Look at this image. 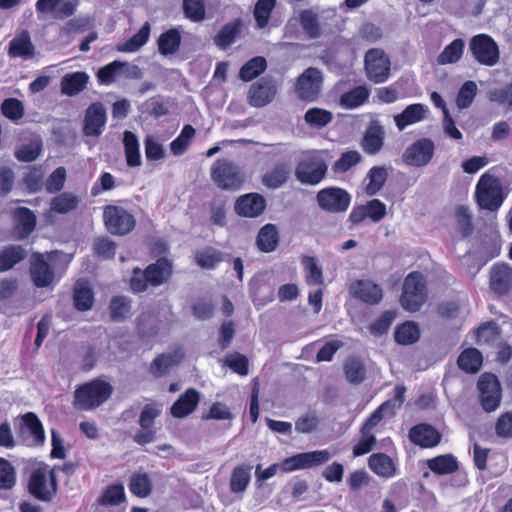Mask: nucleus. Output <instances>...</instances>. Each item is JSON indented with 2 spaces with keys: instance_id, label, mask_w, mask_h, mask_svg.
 I'll return each instance as SVG.
<instances>
[{
  "instance_id": "20e7f679",
  "label": "nucleus",
  "mask_w": 512,
  "mask_h": 512,
  "mask_svg": "<svg viewBox=\"0 0 512 512\" xmlns=\"http://www.w3.org/2000/svg\"><path fill=\"white\" fill-rule=\"evenodd\" d=\"M355 57V48L352 42L339 40L324 50L320 59L329 71L341 74L352 67Z\"/></svg>"
},
{
  "instance_id": "e433bc0d",
  "label": "nucleus",
  "mask_w": 512,
  "mask_h": 512,
  "mask_svg": "<svg viewBox=\"0 0 512 512\" xmlns=\"http://www.w3.org/2000/svg\"><path fill=\"white\" fill-rule=\"evenodd\" d=\"M301 264L303 266L305 281L309 286H321L324 282L322 267L317 258L313 256H302Z\"/></svg>"
},
{
  "instance_id": "39448f33",
  "label": "nucleus",
  "mask_w": 512,
  "mask_h": 512,
  "mask_svg": "<svg viewBox=\"0 0 512 512\" xmlns=\"http://www.w3.org/2000/svg\"><path fill=\"white\" fill-rule=\"evenodd\" d=\"M212 181L222 190L237 191L245 182V176L241 168L227 159H218L211 167Z\"/></svg>"
},
{
  "instance_id": "09e8293b",
  "label": "nucleus",
  "mask_w": 512,
  "mask_h": 512,
  "mask_svg": "<svg viewBox=\"0 0 512 512\" xmlns=\"http://www.w3.org/2000/svg\"><path fill=\"white\" fill-rule=\"evenodd\" d=\"M123 143L127 165L129 167L139 166L141 164V156L137 136L131 131H125L123 135Z\"/></svg>"
},
{
  "instance_id": "4be33fe9",
  "label": "nucleus",
  "mask_w": 512,
  "mask_h": 512,
  "mask_svg": "<svg viewBox=\"0 0 512 512\" xmlns=\"http://www.w3.org/2000/svg\"><path fill=\"white\" fill-rule=\"evenodd\" d=\"M35 52V46L27 30L21 31L9 42L8 55L10 58H20L27 61L34 58Z\"/></svg>"
},
{
  "instance_id": "58836bf2",
  "label": "nucleus",
  "mask_w": 512,
  "mask_h": 512,
  "mask_svg": "<svg viewBox=\"0 0 512 512\" xmlns=\"http://www.w3.org/2000/svg\"><path fill=\"white\" fill-rule=\"evenodd\" d=\"M73 302L75 308L79 311H87L92 308L94 303V294L87 282H76L73 292Z\"/></svg>"
},
{
  "instance_id": "a18cd8bd",
  "label": "nucleus",
  "mask_w": 512,
  "mask_h": 512,
  "mask_svg": "<svg viewBox=\"0 0 512 512\" xmlns=\"http://www.w3.org/2000/svg\"><path fill=\"white\" fill-rule=\"evenodd\" d=\"M482 354L476 348L464 350L458 357L459 368L467 373H476L482 366Z\"/></svg>"
},
{
  "instance_id": "6e6552de",
  "label": "nucleus",
  "mask_w": 512,
  "mask_h": 512,
  "mask_svg": "<svg viewBox=\"0 0 512 512\" xmlns=\"http://www.w3.org/2000/svg\"><path fill=\"white\" fill-rule=\"evenodd\" d=\"M331 457L332 454L327 449L298 453L281 461V472L291 473L318 467L328 462Z\"/></svg>"
},
{
  "instance_id": "69168bd1",
  "label": "nucleus",
  "mask_w": 512,
  "mask_h": 512,
  "mask_svg": "<svg viewBox=\"0 0 512 512\" xmlns=\"http://www.w3.org/2000/svg\"><path fill=\"white\" fill-rule=\"evenodd\" d=\"M345 375L350 383H361L365 378V368L357 358H350L344 365Z\"/></svg>"
},
{
  "instance_id": "0e129e2a",
  "label": "nucleus",
  "mask_w": 512,
  "mask_h": 512,
  "mask_svg": "<svg viewBox=\"0 0 512 512\" xmlns=\"http://www.w3.org/2000/svg\"><path fill=\"white\" fill-rule=\"evenodd\" d=\"M276 0H258L254 9V18L259 28L267 26Z\"/></svg>"
},
{
  "instance_id": "37998d69",
  "label": "nucleus",
  "mask_w": 512,
  "mask_h": 512,
  "mask_svg": "<svg viewBox=\"0 0 512 512\" xmlns=\"http://www.w3.org/2000/svg\"><path fill=\"white\" fill-rule=\"evenodd\" d=\"M151 26L149 22H145L138 32L130 37L123 44L118 45L117 50L120 52H136L144 46L150 37Z\"/></svg>"
},
{
  "instance_id": "4c0bfd02",
  "label": "nucleus",
  "mask_w": 512,
  "mask_h": 512,
  "mask_svg": "<svg viewBox=\"0 0 512 512\" xmlns=\"http://www.w3.org/2000/svg\"><path fill=\"white\" fill-rule=\"evenodd\" d=\"M279 242V235L275 225L266 224L258 232L256 244L260 251L269 253L274 251Z\"/></svg>"
},
{
  "instance_id": "a878e982",
  "label": "nucleus",
  "mask_w": 512,
  "mask_h": 512,
  "mask_svg": "<svg viewBox=\"0 0 512 512\" xmlns=\"http://www.w3.org/2000/svg\"><path fill=\"white\" fill-rule=\"evenodd\" d=\"M490 288L498 294L504 295L512 288V268L505 263L494 264L490 275Z\"/></svg>"
},
{
  "instance_id": "1a4fd4ad",
  "label": "nucleus",
  "mask_w": 512,
  "mask_h": 512,
  "mask_svg": "<svg viewBox=\"0 0 512 512\" xmlns=\"http://www.w3.org/2000/svg\"><path fill=\"white\" fill-rule=\"evenodd\" d=\"M103 219L107 230L114 235H126L136 225L134 216L125 208L116 205L104 207Z\"/></svg>"
},
{
  "instance_id": "13d9d810",
  "label": "nucleus",
  "mask_w": 512,
  "mask_h": 512,
  "mask_svg": "<svg viewBox=\"0 0 512 512\" xmlns=\"http://www.w3.org/2000/svg\"><path fill=\"white\" fill-rule=\"evenodd\" d=\"M299 22L309 38L315 39L320 36V27L317 15L311 10H303L299 15Z\"/></svg>"
},
{
  "instance_id": "603ef678",
  "label": "nucleus",
  "mask_w": 512,
  "mask_h": 512,
  "mask_svg": "<svg viewBox=\"0 0 512 512\" xmlns=\"http://www.w3.org/2000/svg\"><path fill=\"white\" fill-rule=\"evenodd\" d=\"M80 199L72 193L64 192L54 197L50 203L51 211L59 214H66L75 210Z\"/></svg>"
},
{
  "instance_id": "c756f323",
  "label": "nucleus",
  "mask_w": 512,
  "mask_h": 512,
  "mask_svg": "<svg viewBox=\"0 0 512 512\" xmlns=\"http://www.w3.org/2000/svg\"><path fill=\"white\" fill-rule=\"evenodd\" d=\"M368 467L379 477L392 478L396 475V465L385 453H374L368 458Z\"/></svg>"
},
{
  "instance_id": "f8f14e48",
  "label": "nucleus",
  "mask_w": 512,
  "mask_h": 512,
  "mask_svg": "<svg viewBox=\"0 0 512 512\" xmlns=\"http://www.w3.org/2000/svg\"><path fill=\"white\" fill-rule=\"evenodd\" d=\"M469 49L474 59L481 65L494 66L499 60V47L487 34H478L469 41Z\"/></svg>"
},
{
  "instance_id": "bb28decb",
  "label": "nucleus",
  "mask_w": 512,
  "mask_h": 512,
  "mask_svg": "<svg viewBox=\"0 0 512 512\" xmlns=\"http://www.w3.org/2000/svg\"><path fill=\"white\" fill-rule=\"evenodd\" d=\"M30 275L34 285L39 288L48 287L54 281V272L41 254L33 256Z\"/></svg>"
},
{
  "instance_id": "2f4dec72",
  "label": "nucleus",
  "mask_w": 512,
  "mask_h": 512,
  "mask_svg": "<svg viewBox=\"0 0 512 512\" xmlns=\"http://www.w3.org/2000/svg\"><path fill=\"white\" fill-rule=\"evenodd\" d=\"M184 357L182 349H176L171 353L157 356L151 363L150 371L156 376L164 375L170 368L178 365Z\"/></svg>"
},
{
  "instance_id": "3c124183",
  "label": "nucleus",
  "mask_w": 512,
  "mask_h": 512,
  "mask_svg": "<svg viewBox=\"0 0 512 512\" xmlns=\"http://www.w3.org/2000/svg\"><path fill=\"white\" fill-rule=\"evenodd\" d=\"M394 337L398 344L410 345L418 341L420 330L416 323L406 321L396 328Z\"/></svg>"
},
{
  "instance_id": "ddd939ff",
  "label": "nucleus",
  "mask_w": 512,
  "mask_h": 512,
  "mask_svg": "<svg viewBox=\"0 0 512 512\" xmlns=\"http://www.w3.org/2000/svg\"><path fill=\"white\" fill-rule=\"evenodd\" d=\"M276 80L266 75L254 82L247 93V102L255 108H262L270 104L277 95Z\"/></svg>"
},
{
  "instance_id": "b1692460",
  "label": "nucleus",
  "mask_w": 512,
  "mask_h": 512,
  "mask_svg": "<svg viewBox=\"0 0 512 512\" xmlns=\"http://www.w3.org/2000/svg\"><path fill=\"white\" fill-rule=\"evenodd\" d=\"M22 434L28 446H40L45 441V433L41 421L33 412H28L22 417Z\"/></svg>"
},
{
  "instance_id": "4d7b16f0",
  "label": "nucleus",
  "mask_w": 512,
  "mask_h": 512,
  "mask_svg": "<svg viewBox=\"0 0 512 512\" xmlns=\"http://www.w3.org/2000/svg\"><path fill=\"white\" fill-rule=\"evenodd\" d=\"M234 415L231 412L230 408L222 402H214L207 413L202 415V420H219V421H229L228 428L231 426V421L233 420Z\"/></svg>"
},
{
  "instance_id": "c85d7f7f",
  "label": "nucleus",
  "mask_w": 512,
  "mask_h": 512,
  "mask_svg": "<svg viewBox=\"0 0 512 512\" xmlns=\"http://www.w3.org/2000/svg\"><path fill=\"white\" fill-rule=\"evenodd\" d=\"M14 229L17 239L27 238L36 227L35 214L26 207H18L14 210Z\"/></svg>"
},
{
  "instance_id": "c03bdc74",
  "label": "nucleus",
  "mask_w": 512,
  "mask_h": 512,
  "mask_svg": "<svg viewBox=\"0 0 512 512\" xmlns=\"http://www.w3.org/2000/svg\"><path fill=\"white\" fill-rule=\"evenodd\" d=\"M388 177V171L385 166H373L367 173L368 183L365 192L369 196L377 194L384 186Z\"/></svg>"
},
{
  "instance_id": "79ce46f5",
  "label": "nucleus",
  "mask_w": 512,
  "mask_h": 512,
  "mask_svg": "<svg viewBox=\"0 0 512 512\" xmlns=\"http://www.w3.org/2000/svg\"><path fill=\"white\" fill-rule=\"evenodd\" d=\"M251 480V467L239 465L232 471L230 477V491L234 494L244 493Z\"/></svg>"
},
{
  "instance_id": "864d4df0",
  "label": "nucleus",
  "mask_w": 512,
  "mask_h": 512,
  "mask_svg": "<svg viewBox=\"0 0 512 512\" xmlns=\"http://www.w3.org/2000/svg\"><path fill=\"white\" fill-rule=\"evenodd\" d=\"M195 129L193 126L184 125L180 134L170 143L171 152L176 155H182L188 148L191 140L195 136Z\"/></svg>"
},
{
  "instance_id": "6e6d98bb",
  "label": "nucleus",
  "mask_w": 512,
  "mask_h": 512,
  "mask_svg": "<svg viewBox=\"0 0 512 512\" xmlns=\"http://www.w3.org/2000/svg\"><path fill=\"white\" fill-rule=\"evenodd\" d=\"M362 160V155L356 150L343 152L333 164L335 173H345Z\"/></svg>"
},
{
  "instance_id": "6ab92c4d",
  "label": "nucleus",
  "mask_w": 512,
  "mask_h": 512,
  "mask_svg": "<svg viewBox=\"0 0 512 512\" xmlns=\"http://www.w3.org/2000/svg\"><path fill=\"white\" fill-rule=\"evenodd\" d=\"M234 208L239 216L256 218L264 212L266 200L258 193H248L237 198Z\"/></svg>"
},
{
  "instance_id": "a211bd4d",
  "label": "nucleus",
  "mask_w": 512,
  "mask_h": 512,
  "mask_svg": "<svg viewBox=\"0 0 512 512\" xmlns=\"http://www.w3.org/2000/svg\"><path fill=\"white\" fill-rule=\"evenodd\" d=\"M107 114L104 105L95 102L89 105L84 118L83 132L86 136L98 137L106 124Z\"/></svg>"
},
{
  "instance_id": "f704fd0d",
  "label": "nucleus",
  "mask_w": 512,
  "mask_h": 512,
  "mask_svg": "<svg viewBox=\"0 0 512 512\" xmlns=\"http://www.w3.org/2000/svg\"><path fill=\"white\" fill-rule=\"evenodd\" d=\"M370 96L366 86H357L340 96L339 105L344 109H356L365 104Z\"/></svg>"
},
{
  "instance_id": "f3484780",
  "label": "nucleus",
  "mask_w": 512,
  "mask_h": 512,
  "mask_svg": "<svg viewBox=\"0 0 512 512\" xmlns=\"http://www.w3.org/2000/svg\"><path fill=\"white\" fill-rule=\"evenodd\" d=\"M323 82L322 72L315 67L307 68L295 84V92L305 101H314L318 97Z\"/></svg>"
},
{
  "instance_id": "5fc2aeb1",
  "label": "nucleus",
  "mask_w": 512,
  "mask_h": 512,
  "mask_svg": "<svg viewBox=\"0 0 512 512\" xmlns=\"http://www.w3.org/2000/svg\"><path fill=\"white\" fill-rule=\"evenodd\" d=\"M129 490L137 497H147L152 490V483L149 476L145 473L132 475L129 482Z\"/></svg>"
},
{
  "instance_id": "412c9836",
  "label": "nucleus",
  "mask_w": 512,
  "mask_h": 512,
  "mask_svg": "<svg viewBox=\"0 0 512 512\" xmlns=\"http://www.w3.org/2000/svg\"><path fill=\"white\" fill-rule=\"evenodd\" d=\"M385 130L378 121H371L361 141V148L368 155L378 154L384 146Z\"/></svg>"
},
{
  "instance_id": "49530a36",
  "label": "nucleus",
  "mask_w": 512,
  "mask_h": 512,
  "mask_svg": "<svg viewBox=\"0 0 512 512\" xmlns=\"http://www.w3.org/2000/svg\"><path fill=\"white\" fill-rule=\"evenodd\" d=\"M223 261V253L213 247L196 251L195 263L203 269H214Z\"/></svg>"
},
{
  "instance_id": "72a5a7b5",
  "label": "nucleus",
  "mask_w": 512,
  "mask_h": 512,
  "mask_svg": "<svg viewBox=\"0 0 512 512\" xmlns=\"http://www.w3.org/2000/svg\"><path fill=\"white\" fill-rule=\"evenodd\" d=\"M426 465L436 475H449L459 468L457 458L452 454L438 455L428 459Z\"/></svg>"
},
{
  "instance_id": "9b49d317",
  "label": "nucleus",
  "mask_w": 512,
  "mask_h": 512,
  "mask_svg": "<svg viewBox=\"0 0 512 512\" xmlns=\"http://www.w3.org/2000/svg\"><path fill=\"white\" fill-rule=\"evenodd\" d=\"M479 402L485 412L495 411L501 403V386L498 378L489 373H484L477 382Z\"/></svg>"
},
{
  "instance_id": "774afa93",
  "label": "nucleus",
  "mask_w": 512,
  "mask_h": 512,
  "mask_svg": "<svg viewBox=\"0 0 512 512\" xmlns=\"http://www.w3.org/2000/svg\"><path fill=\"white\" fill-rule=\"evenodd\" d=\"M2 114L12 120H20L25 113L23 103L16 98H7L2 102L1 105Z\"/></svg>"
},
{
  "instance_id": "f257e3e1",
  "label": "nucleus",
  "mask_w": 512,
  "mask_h": 512,
  "mask_svg": "<svg viewBox=\"0 0 512 512\" xmlns=\"http://www.w3.org/2000/svg\"><path fill=\"white\" fill-rule=\"evenodd\" d=\"M475 197L479 207L489 211H497L505 198L499 179L490 171L485 172L479 178Z\"/></svg>"
},
{
  "instance_id": "cd10ccee",
  "label": "nucleus",
  "mask_w": 512,
  "mask_h": 512,
  "mask_svg": "<svg viewBox=\"0 0 512 512\" xmlns=\"http://www.w3.org/2000/svg\"><path fill=\"white\" fill-rule=\"evenodd\" d=\"M428 112L429 109L425 104H410L401 113L394 116L395 125L400 131H402L407 126L424 120Z\"/></svg>"
},
{
  "instance_id": "2eb2a0df",
  "label": "nucleus",
  "mask_w": 512,
  "mask_h": 512,
  "mask_svg": "<svg viewBox=\"0 0 512 512\" xmlns=\"http://www.w3.org/2000/svg\"><path fill=\"white\" fill-rule=\"evenodd\" d=\"M141 75V70L137 65L118 60L99 68L96 73L98 83L106 86L114 83L120 76L138 79Z\"/></svg>"
},
{
  "instance_id": "680f3d73",
  "label": "nucleus",
  "mask_w": 512,
  "mask_h": 512,
  "mask_svg": "<svg viewBox=\"0 0 512 512\" xmlns=\"http://www.w3.org/2000/svg\"><path fill=\"white\" fill-rule=\"evenodd\" d=\"M477 94V85L474 81L468 80L462 84L456 97V104L459 109L468 108Z\"/></svg>"
},
{
  "instance_id": "423d86ee",
  "label": "nucleus",
  "mask_w": 512,
  "mask_h": 512,
  "mask_svg": "<svg viewBox=\"0 0 512 512\" xmlns=\"http://www.w3.org/2000/svg\"><path fill=\"white\" fill-rule=\"evenodd\" d=\"M427 289L424 276L420 272L409 273L403 283L400 297L401 306L410 312L418 311L426 301Z\"/></svg>"
},
{
  "instance_id": "e2e57ef3",
  "label": "nucleus",
  "mask_w": 512,
  "mask_h": 512,
  "mask_svg": "<svg viewBox=\"0 0 512 512\" xmlns=\"http://www.w3.org/2000/svg\"><path fill=\"white\" fill-rule=\"evenodd\" d=\"M183 12L192 22H201L205 18L204 0H183Z\"/></svg>"
},
{
  "instance_id": "473e14b6",
  "label": "nucleus",
  "mask_w": 512,
  "mask_h": 512,
  "mask_svg": "<svg viewBox=\"0 0 512 512\" xmlns=\"http://www.w3.org/2000/svg\"><path fill=\"white\" fill-rule=\"evenodd\" d=\"M88 81V74L82 71L66 74L61 80V92L67 96L77 95L86 88Z\"/></svg>"
},
{
  "instance_id": "dca6fc26",
  "label": "nucleus",
  "mask_w": 512,
  "mask_h": 512,
  "mask_svg": "<svg viewBox=\"0 0 512 512\" xmlns=\"http://www.w3.org/2000/svg\"><path fill=\"white\" fill-rule=\"evenodd\" d=\"M319 207L330 213L345 212L351 202L350 194L341 188L328 187L320 190L316 196Z\"/></svg>"
},
{
  "instance_id": "f03ea898",
  "label": "nucleus",
  "mask_w": 512,
  "mask_h": 512,
  "mask_svg": "<svg viewBox=\"0 0 512 512\" xmlns=\"http://www.w3.org/2000/svg\"><path fill=\"white\" fill-rule=\"evenodd\" d=\"M113 387L99 379L79 386L75 391L74 405L82 410H91L103 404L112 394Z\"/></svg>"
},
{
  "instance_id": "c9c22d12",
  "label": "nucleus",
  "mask_w": 512,
  "mask_h": 512,
  "mask_svg": "<svg viewBox=\"0 0 512 512\" xmlns=\"http://www.w3.org/2000/svg\"><path fill=\"white\" fill-rule=\"evenodd\" d=\"M27 256L26 249L21 245H9L0 251V272L12 269Z\"/></svg>"
},
{
  "instance_id": "bf43d9fd",
  "label": "nucleus",
  "mask_w": 512,
  "mask_h": 512,
  "mask_svg": "<svg viewBox=\"0 0 512 512\" xmlns=\"http://www.w3.org/2000/svg\"><path fill=\"white\" fill-rule=\"evenodd\" d=\"M42 150V142L39 139L31 140L27 144L21 145L15 151V157L22 162H32L37 159Z\"/></svg>"
},
{
  "instance_id": "de8ad7c7",
  "label": "nucleus",
  "mask_w": 512,
  "mask_h": 512,
  "mask_svg": "<svg viewBox=\"0 0 512 512\" xmlns=\"http://www.w3.org/2000/svg\"><path fill=\"white\" fill-rule=\"evenodd\" d=\"M465 43L463 39H454L450 44L446 45L443 51L437 56L439 65L453 64L460 60L464 52Z\"/></svg>"
},
{
  "instance_id": "8fccbe9b",
  "label": "nucleus",
  "mask_w": 512,
  "mask_h": 512,
  "mask_svg": "<svg viewBox=\"0 0 512 512\" xmlns=\"http://www.w3.org/2000/svg\"><path fill=\"white\" fill-rule=\"evenodd\" d=\"M266 69V59L262 56H255L241 67L239 78L244 82H249L261 75Z\"/></svg>"
},
{
  "instance_id": "7c9ffc66",
  "label": "nucleus",
  "mask_w": 512,
  "mask_h": 512,
  "mask_svg": "<svg viewBox=\"0 0 512 512\" xmlns=\"http://www.w3.org/2000/svg\"><path fill=\"white\" fill-rule=\"evenodd\" d=\"M181 31L179 28H170L161 33L157 39L158 52L162 56L175 54L181 45Z\"/></svg>"
},
{
  "instance_id": "0eeeda50",
  "label": "nucleus",
  "mask_w": 512,
  "mask_h": 512,
  "mask_svg": "<svg viewBox=\"0 0 512 512\" xmlns=\"http://www.w3.org/2000/svg\"><path fill=\"white\" fill-rule=\"evenodd\" d=\"M28 491L40 501H51L57 492L55 469L39 467L33 470L28 481Z\"/></svg>"
},
{
  "instance_id": "a19ab883",
  "label": "nucleus",
  "mask_w": 512,
  "mask_h": 512,
  "mask_svg": "<svg viewBox=\"0 0 512 512\" xmlns=\"http://www.w3.org/2000/svg\"><path fill=\"white\" fill-rule=\"evenodd\" d=\"M145 272L149 277L150 285L159 286L170 276L171 264L166 259H159L147 266Z\"/></svg>"
},
{
  "instance_id": "ea45409f",
  "label": "nucleus",
  "mask_w": 512,
  "mask_h": 512,
  "mask_svg": "<svg viewBox=\"0 0 512 512\" xmlns=\"http://www.w3.org/2000/svg\"><path fill=\"white\" fill-rule=\"evenodd\" d=\"M289 174L290 168L288 165L284 163L277 164L262 176V183L269 189H278L287 182Z\"/></svg>"
},
{
  "instance_id": "052dcab7",
  "label": "nucleus",
  "mask_w": 512,
  "mask_h": 512,
  "mask_svg": "<svg viewBox=\"0 0 512 512\" xmlns=\"http://www.w3.org/2000/svg\"><path fill=\"white\" fill-rule=\"evenodd\" d=\"M239 31V22L228 23L216 35L215 43L221 48H226L235 41Z\"/></svg>"
},
{
  "instance_id": "4468645a",
  "label": "nucleus",
  "mask_w": 512,
  "mask_h": 512,
  "mask_svg": "<svg viewBox=\"0 0 512 512\" xmlns=\"http://www.w3.org/2000/svg\"><path fill=\"white\" fill-rule=\"evenodd\" d=\"M434 153V142L430 138H420L404 150L402 160L408 166L425 167L431 162Z\"/></svg>"
},
{
  "instance_id": "7ed1b4c3",
  "label": "nucleus",
  "mask_w": 512,
  "mask_h": 512,
  "mask_svg": "<svg viewBox=\"0 0 512 512\" xmlns=\"http://www.w3.org/2000/svg\"><path fill=\"white\" fill-rule=\"evenodd\" d=\"M327 164L319 151H309L303 155L295 168V177L305 185H317L327 173Z\"/></svg>"
},
{
  "instance_id": "393cba45",
  "label": "nucleus",
  "mask_w": 512,
  "mask_h": 512,
  "mask_svg": "<svg viewBox=\"0 0 512 512\" xmlns=\"http://www.w3.org/2000/svg\"><path fill=\"white\" fill-rule=\"evenodd\" d=\"M200 401V393L194 388H188L172 404L170 413L174 418H185L193 413Z\"/></svg>"
},
{
  "instance_id": "5701e85b",
  "label": "nucleus",
  "mask_w": 512,
  "mask_h": 512,
  "mask_svg": "<svg viewBox=\"0 0 512 512\" xmlns=\"http://www.w3.org/2000/svg\"><path fill=\"white\" fill-rule=\"evenodd\" d=\"M409 439L422 448H432L441 441V434L431 425L421 423L409 430Z\"/></svg>"
},
{
  "instance_id": "aec40b11",
  "label": "nucleus",
  "mask_w": 512,
  "mask_h": 512,
  "mask_svg": "<svg viewBox=\"0 0 512 512\" xmlns=\"http://www.w3.org/2000/svg\"><path fill=\"white\" fill-rule=\"evenodd\" d=\"M351 295L369 305L378 304L383 297L382 288L371 280H357L349 287Z\"/></svg>"
},
{
  "instance_id": "9d476101",
  "label": "nucleus",
  "mask_w": 512,
  "mask_h": 512,
  "mask_svg": "<svg viewBox=\"0 0 512 512\" xmlns=\"http://www.w3.org/2000/svg\"><path fill=\"white\" fill-rule=\"evenodd\" d=\"M390 65V59L382 49L372 48L365 54L364 67L367 78L376 84L387 81Z\"/></svg>"
},
{
  "instance_id": "338daca9",
  "label": "nucleus",
  "mask_w": 512,
  "mask_h": 512,
  "mask_svg": "<svg viewBox=\"0 0 512 512\" xmlns=\"http://www.w3.org/2000/svg\"><path fill=\"white\" fill-rule=\"evenodd\" d=\"M131 308L130 299L126 296H115L110 302V315L113 321H122Z\"/></svg>"
}]
</instances>
